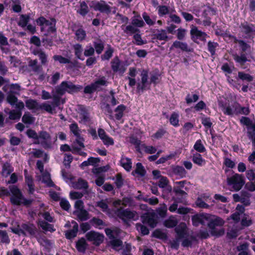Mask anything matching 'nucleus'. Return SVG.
<instances>
[{"label": "nucleus", "instance_id": "1", "mask_svg": "<svg viewBox=\"0 0 255 255\" xmlns=\"http://www.w3.org/2000/svg\"><path fill=\"white\" fill-rule=\"evenodd\" d=\"M225 221L220 217L208 214L207 225L213 236H220L224 235L225 230L222 227Z\"/></svg>", "mask_w": 255, "mask_h": 255}, {"label": "nucleus", "instance_id": "2", "mask_svg": "<svg viewBox=\"0 0 255 255\" xmlns=\"http://www.w3.org/2000/svg\"><path fill=\"white\" fill-rule=\"evenodd\" d=\"M26 134L29 138L34 140V143L41 144L45 147H49L50 144V136L46 132H41L38 135L35 131L32 129H28L26 131Z\"/></svg>", "mask_w": 255, "mask_h": 255}, {"label": "nucleus", "instance_id": "3", "mask_svg": "<svg viewBox=\"0 0 255 255\" xmlns=\"http://www.w3.org/2000/svg\"><path fill=\"white\" fill-rule=\"evenodd\" d=\"M219 107L225 114L233 115L238 114L240 105L234 101H230L224 98L219 100Z\"/></svg>", "mask_w": 255, "mask_h": 255}, {"label": "nucleus", "instance_id": "4", "mask_svg": "<svg viewBox=\"0 0 255 255\" xmlns=\"http://www.w3.org/2000/svg\"><path fill=\"white\" fill-rule=\"evenodd\" d=\"M36 22L38 25L41 26V30L44 35H48L56 30V21L53 19L49 21L47 20L43 17H40L36 20Z\"/></svg>", "mask_w": 255, "mask_h": 255}, {"label": "nucleus", "instance_id": "5", "mask_svg": "<svg viewBox=\"0 0 255 255\" xmlns=\"http://www.w3.org/2000/svg\"><path fill=\"white\" fill-rule=\"evenodd\" d=\"M227 180L231 189L236 191L240 190L245 184L243 176L238 173L228 177Z\"/></svg>", "mask_w": 255, "mask_h": 255}, {"label": "nucleus", "instance_id": "6", "mask_svg": "<svg viewBox=\"0 0 255 255\" xmlns=\"http://www.w3.org/2000/svg\"><path fill=\"white\" fill-rule=\"evenodd\" d=\"M11 230L13 233L17 234L19 236L22 235L26 236L29 234L38 238V237L36 236L37 231L35 227L32 224H23L22 226V229H20L19 226H18L17 228H12Z\"/></svg>", "mask_w": 255, "mask_h": 255}, {"label": "nucleus", "instance_id": "7", "mask_svg": "<svg viewBox=\"0 0 255 255\" xmlns=\"http://www.w3.org/2000/svg\"><path fill=\"white\" fill-rule=\"evenodd\" d=\"M37 168L40 172V175H37V178L38 181H41L46 186L51 187L54 186V184L52 181L50 175L49 173L43 172L44 166L43 163L41 161H37Z\"/></svg>", "mask_w": 255, "mask_h": 255}, {"label": "nucleus", "instance_id": "8", "mask_svg": "<svg viewBox=\"0 0 255 255\" xmlns=\"http://www.w3.org/2000/svg\"><path fill=\"white\" fill-rule=\"evenodd\" d=\"M10 191L11 193V202L15 205H28L30 201L24 199L22 196L18 189L12 186L10 188Z\"/></svg>", "mask_w": 255, "mask_h": 255}, {"label": "nucleus", "instance_id": "9", "mask_svg": "<svg viewBox=\"0 0 255 255\" xmlns=\"http://www.w3.org/2000/svg\"><path fill=\"white\" fill-rule=\"evenodd\" d=\"M82 87L75 86L70 82H63L57 88L56 91L58 94L62 95L66 92L68 93H74L80 90Z\"/></svg>", "mask_w": 255, "mask_h": 255}, {"label": "nucleus", "instance_id": "10", "mask_svg": "<svg viewBox=\"0 0 255 255\" xmlns=\"http://www.w3.org/2000/svg\"><path fill=\"white\" fill-rule=\"evenodd\" d=\"M240 122L242 124L247 126L249 137L255 142V124L252 123L250 119L247 117H242Z\"/></svg>", "mask_w": 255, "mask_h": 255}, {"label": "nucleus", "instance_id": "11", "mask_svg": "<svg viewBox=\"0 0 255 255\" xmlns=\"http://www.w3.org/2000/svg\"><path fill=\"white\" fill-rule=\"evenodd\" d=\"M116 214L123 220L132 219L136 221L139 218V215L136 212L128 210H122L119 209Z\"/></svg>", "mask_w": 255, "mask_h": 255}, {"label": "nucleus", "instance_id": "12", "mask_svg": "<svg viewBox=\"0 0 255 255\" xmlns=\"http://www.w3.org/2000/svg\"><path fill=\"white\" fill-rule=\"evenodd\" d=\"M89 5L95 10H99L102 12L108 13L111 11L110 6L103 0L100 1H92L90 2Z\"/></svg>", "mask_w": 255, "mask_h": 255}, {"label": "nucleus", "instance_id": "13", "mask_svg": "<svg viewBox=\"0 0 255 255\" xmlns=\"http://www.w3.org/2000/svg\"><path fill=\"white\" fill-rule=\"evenodd\" d=\"M107 81L105 78L103 77L99 80L96 81L94 83L86 86L85 88L84 91L86 93H91L93 92L94 91L99 90L101 86H105L106 85Z\"/></svg>", "mask_w": 255, "mask_h": 255}, {"label": "nucleus", "instance_id": "14", "mask_svg": "<svg viewBox=\"0 0 255 255\" xmlns=\"http://www.w3.org/2000/svg\"><path fill=\"white\" fill-rule=\"evenodd\" d=\"M86 238L89 241L92 242L94 244L99 245L104 240V236L95 232L91 231L86 234Z\"/></svg>", "mask_w": 255, "mask_h": 255}, {"label": "nucleus", "instance_id": "15", "mask_svg": "<svg viewBox=\"0 0 255 255\" xmlns=\"http://www.w3.org/2000/svg\"><path fill=\"white\" fill-rule=\"evenodd\" d=\"M190 33L194 41L200 40L205 41L207 37V34L200 30L195 26L192 25L190 30Z\"/></svg>", "mask_w": 255, "mask_h": 255}, {"label": "nucleus", "instance_id": "16", "mask_svg": "<svg viewBox=\"0 0 255 255\" xmlns=\"http://www.w3.org/2000/svg\"><path fill=\"white\" fill-rule=\"evenodd\" d=\"M98 132L100 138L106 146H109L114 145V140L113 138L108 135L104 129L100 128L98 129Z\"/></svg>", "mask_w": 255, "mask_h": 255}, {"label": "nucleus", "instance_id": "17", "mask_svg": "<svg viewBox=\"0 0 255 255\" xmlns=\"http://www.w3.org/2000/svg\"><path fill=\"white\" fill-rule=\"evenodd\" d=\"M208 214H197L192 217V220L194 226H197L199 224H207Z\"/></svg>", "mask_w": 255, "mask_h": 255}, {"label": "nucleus", "instance_id": "18", "mask_svg": "<svg viewBox=\"0 0 255 255\" xmlns=\"http://www.w3.org/2000/svg\"><path fill=\"white\" fill-rule=\"evenodd\" d=\"M142 222L143 224L149 225L151 228L155 227L157 221L152 215L149 214H145L141 216Z\"/></svg>", "mask_w": 255, "mask_h": 255}, {"label": "nucleus", "instance_id": "19", "mask_svg": "<svg viewBox=\"0 0 255 255\" xmlns=\"http://www.w3.org/2000/svg\"><path fill=\"white\" fill-rule=\"evenodd\" d=\"M141 83L138 85V89L144 90L148 85V71L147 70H143L141 73Z\"/></svg>", "mask_w": 255, "mask_h": 255}, {"label": "nucleus", "instance_id": "20", "mask_svg": "<svg viewBox=\"0 0 255 255\" xmlns=\"http://www.w3.org/2000/svg\"><path fill=\"white\" fill-rule=\"evenodd\" d=\"M112 67L115 72L119 71L121 74L124 73L126 68L123 65H122L120 60L118 58H115L112 62Z\"/></svg>", "mask_w": 255, "mask_h": 255}, {"label": "nucleus", "instance_id": "21", "mask_svg": "<svg viewBox=\"0 0 255 255\" xmlns=\"http://www.w3.org/2000/svg\"><path fill=\"white\" fill-rule=\"evenodd\" d=\"M242 30L249 37L255 36V26L253 24L248 23L242 24Z\"/></svg>", "mask_w": 255, "mask_h": 255}, {"label": "nucleus", "instance_id": "22", "mask_svg": "<svg viewBox=\"0 0 255 255\" xmlns=\"http://www.w3.org/2000/svg\"><path fill=\"white\" fill-rule=\"evenodd\" d=\"M71 224L73 229L65 232V236L68 239L75 237L78 229V225L75 221H72Z\"/></svg>", "mask_w": 255, "mask_h": 255}, {"label": "nucleus", "instance_id": "23", "mask_svg": "<svg viewBox=\"0 0 255 255\" xmlns=\"http://www.w3.org/2000/svg\"><path fill=\"white\" fill-rule=\"evenodd\" d=\"M57 106H58V105L54 103L51 104L44 103L40 105V109L44 110L50 114H54L56 113L55 109Z\"/></svg>", "mask_w": 255, "mask_h": 255}, {"label": "nucleus", "instance_id": "24", "mask_svg": "<svg viewBox=\"0 0 255 255\" xmlns=\"http://www.w3.org/2000/svg\"><path fill=\"white\" fill-rule=\"evenodd\" d=\"M168 181L165 177H161L158 182V186L167 192H170L172 190L171 186L168 185Z\"/></svg>", "mask_w": 255, "mask_h": 255}, {"label": "nucleus", "instance_id": "25", "mask_svg": "<svg viewBox=\"0 0 255 255\" xmlns=\"http://www.w3.org/2000/svg\"><path fill=\"white\" fill-rule=\"evenodd\" d=\"M108 203L107 200H101L97 203V206L100 208L104 212L111 216L112 215V213L108 208Z\"/></svg>", "mask_w": 255, "mask_h": 255}, {"label": "nucleus", "instance_id": "26", "mask_svg": "<svg viewBox=\"0 0 255 255\" xmlns=\"http://www.w3.org/2000/svg\"><path fill=\"white\" fill-rule=\"evenodd\" d=\"M192 161L195 164L200 166H202L206 164L205 160L203 159L202 155L198 153L193 154Z\"/></svg>", "mask_w": 255, "mask_h": 255}, {"label": "nucleus", "instance_id": "27", "mask_svg": "<svg viewBox=\"0 0 255 255\" xmlns=\"http://www.w3.org/2000/svg\"><path fill=\"white\" fill-rule=\"evenodd\" d=\"M74 214L80 221H85L90 218L88 213L84 209L82 210H75L74 212Z\"/></svg>", "mask_w": 255, "mask_h": 255}, {"label": "nucleus", "instance_id": "28", "mask_svg": "<svg viewBox=\"0 0 255 255\" xmlns=\"http://www.w3.org/2000/svg\"><path fill=\"white\" fill-rule=\"evenodd\" d=\"M175 230L179 238H183L186 236L187 228L185 224H180Z\"/></svg>", "mask_w": 255, "mask_h": 255}, {"label": "nucleus", "instance_id": "29", "mask_svg": "<svg viewBox=\"0 0 255 255\" xmlns=\"http://www.w3.org/2000/svg\"><path fill=\"white\" fill-rule=\"evenodd\" d=\"M121 166L127 171H129L131 168L132 163L129 158L122 156L120 160Z\"/></svg>", "mask_w": 255, "mask_h": 255}, {"label": "nucleus", "instance_id": "30", "mask_svg": "<svg viewBox=\"0 0 255 255\" xmlns=\"http://www.w3.org/2000/svg\"><path fill=\"white\" fill-rule=\"evenodd\" d=\"M158 14L159 16H163L167 14H170L171 9L165 5H159L156 7Z\"/></svg>", "mask_w": 255, "mask_h": 255}, {"label": "nucleus", "instance_id": "31", "mask_svg": "<svg viewBox=\"0 0 255 255\" xmlns=\"http://www.w3.org/2000/svg\"><path fill=\"white\" fill-rule=\"evenodd\" d=\"M26 106L29 110L37 111L40 109V105L38 104L35 101L28 100L26 102Z\"/></svg>", "mask_w": 255, "mask_h": 255}, {"label": "nucleus", "instance_id": "32", "mask_svg": "<svg viewBox=\"0 0 255 255\" xmlns=\"http://www.w3.org/2000/svg\"><path fill=\"white\" fill-rule=\"evenodd\" d=\"M13 171V168L10 165L7 163L4 164L2 166L1 175L6 177Z\"/></svg>", "mask_w": 255, "mask_h": 255}, {"label": "nucleus", "instance_id": "33", "mask_svg": "<svg viewBox=\"0 0 255 255\" xmlns=\"http://www.w3.org/2000/svg\"><path fill=\"white\" fill-rule=\"evenodd\" d=\"M87 246L86 240L83 238L80 239L76 244L77 249L80 252H84Z\"/></svg>", "mask_w": 255, "mask_h": 255}, {"label": "nucleus", "instance_id": "34", "mask_svg": "<svg viewBox=\"0 0 255 255\" xmlns=\"http://www.w3.org/2000/svg\"><path fill=\"white\" fill-rule=\"evenodd\" d=\"M241 217L242 215L239 212H236L228 220L230 224H237L239 222Z\"/></svg>", "mask_w": 255, "mask_h": 255}, {"label": "nucleus", "instance_id": "35", "mask_svg": "<svg viewBox=\"0 0 255 255\" xmlns=\"http://www.w3.org/2000/svg\"><path fill=\"white\" fill-rule=\"evenodd\" d=\"M170 124L174 127L179 126V114L173 113L171 114L169 119Z\"/></svg>", "mask_w": 255, "mask_h": 255}, {"label": "nucleus", "instance_id": "36", "mask_svg": "<svg viewBox=\"0 0 255 255\" xmlns=\"http://www.w3.org/2000/svg\"><path fill=\"white\" fill-rule=\"evenodd\" d=\"M177 221L173 216L170 217L168 219L164 222V225L167 228L174 227L177 225Z\"/></svg>", "mask_w": 255, "mask_h": 255}, {"label": "nucleus", "instance_id": "37", "mask_svg": "<svg viewBox=\"0 0 255 255\" xmlns=\"http://www.w3.org/2000/svg\"><path fill=\"white\" fill-rule=\"evenodd\" d=\"M72 186L76 189L86 188L87 187V183L82 179H79L77 182L73 183Z\"/></svg>", "mask_w": 255, "mask_h": 255}, {"label": "nucleus", "instance_id": "38", "mask_svg": "<svg viewBox=\"0 0 255 255\" xmlns=\"http://www.w3.org/2000/svg\"><path fill=\"white\" fill-rule=\"evenodd\" d=\"M253 223V221L251 217L247 215H244L242 217L241 220V225L244 227H248L251 225Z\"/></svg>", "mask_w": 255, "mask_h": 255}, {"label": "nucleus", "instance_id": "39", "mask_svg": "<svg viewBox=\"0 0 255 255\" xmlns=\"http://www.w3.org/2000/svg\"><path fill=\"white\" fill-rule=\"evenodd\" d=\"M126 109V107L124 105H120L116 109V118L118 120H120L122 118L123 116L124 112Z\"/></svg>", "mask_w": 255, "mask_h": 255}, {"label": "nucleus", "instance_id": "40", "mask_svg": "<svg viewBox=\"0 0 255 255\" xmlns=\"http://www.w3.org/2000/svg\"><path fill=\"white\" fill-rule=\"evenodd\" d=\"M22 120L24 124L30 125L34 123L35 119L29 113H25L22 117Z\"/></svg>", "mask_w": 255, "mask_h": 255}, {"label": "nucleus", "instance_id": "41", "mask_svg": "<svg viewBox=\"0 0 255 255\" xmlns=\"http://www.w3.org/2000/svg\"><path fill=\"white\" fill-rule=\"evenodd\" d=\"M75 55L77 57L80 59H84L82 55L83 49L82 46L80 44H76L74 46Z\"/></svg>", "mask_w": 255, "mask_h": 255}, {"label": "nucleus", "instance_id": "42", "mask_svg": "<svg viewBox=\"0 0 255 255\" xmlns=\"http://www.w3.org/2000/svg\"><path fill=\"white\" fill-rule=\"evenodd\" d=\"M156 37L158 40H168V37L167 35V32L165 30L161 29L158 30V33L156 34Z\"/></svg>", "mask_w": 255, "mask_h": 255}, {"label": "nucleus", "instance_id": "43", "mask_svg": "<svg viewBox=\"0 0 255 255\" xmlns=\"http://www.w3.org/2000/svg\"><path fill=\"white\" fill-rule=\"evenodd\" d=\"M194 148L199 152H204L206 150L205 147L200 139L196 141L194 145Z\"/></svg>", "mask_w": 255, "mask_h": 255}, {"label": "nucleus", "instance_id": "44", "mask_svg": "<svg viewBox=\"0 0 255 255\" xmlns=\"http://www.w3.org/2000/svg\"><path fill=\"white\" fill-rule=\"evenodd\" d=\"M132 24L139 27H143L144 25V22L139 16H134L132 20Z\"/></svg>", "mask_w": 255, "mask_h": 255}, {"label": "nucleus", "instance_id": "45", "mask_svg": "<svg viewBox=\"0 0 255 255\" xmlns=\"http://www.w3.org/2000/svg\"><path fill=\"white\" fill-rule=\"evenodd\" d=\"M39 224L41 228L46 231L53 232L55 231V230L53 229L52 225L44 221H40Z\"/></svg>", "mask_w": 255, "mask_h": 255}, {"label": "nucleus", "instance_id": "46", "mask_svg": "<svg viewBox=\"0 0 255 255\" xmlns=\"http://www.w3.org/2000/svg\"><path fill=\"white\" fill-rule=\"evenodd\" d=\"M167 211V208L166 205L165 204H163L161 205L160 207H159L157 209V213L161 217H164L166 216Z\"/></svg>", "mask_w": 255, "mask_h": 255}, {"label": "nucleus", "instance_id": "47", "mask_svg": "<svg viewBox=\"0 0 255 255\" xmlns=\"http://www.w3.org/2000/svg\"><path fill=\"white\" fill-rule=\"evenodd\" d=\"M25 181L28 186L29 193H33L34 191V188L32 178L30 176L25 175Z\"/></svg>", "mask_w": 255, "mask_h": 255}, {"label": "nucleus", "instance_id": "48", "mask_svg": "<svg viewBox=\"0 0 255 255\" xmlns=\"http://www.w3.org/2000/svg\"><path fill=\"white\" fill-rule=\"evenodd\" d=\"M29 20V16L27 15H22L20 17L18 24L22 27L26 26Z\"/></svg>", "mask_w": 255, "mask_h": 255}, {"label": "nucleus", "instance_id": "49", "mask_svg": "<svg viewBox=\"0 0 255 255\" xmlns=\"http://www.w3.org/2000/svg\"><path fill=\"white\" fill-rule=\"evenodd\" d=\"M89 11L88 7L84 1L81 2L80 3V8L78 12L82 15H86Z\"/></svg>", "mask_w": 255, "mask_h": 255}, {"label": "nucleus", "instance_id": "50", "mask_svg": "<svg viewBox=\"0 0 255 255\" xmlns=\"http://www.w3.org/2000/svg\"><path fill=\"white\" fill-rule=\"evenodd\" d=\"M21 116V113L20 111L12 110L9 113V118L10 120L19 119Z\"/></svg>", "mask_w": 255, "mask_h": 255}, {"label": "nucleus", "instance_id": "51", "mask_svg": "<svg viewBox=\"0 0 255 255\" xmlns=\"http://www.w3.org/2000/svg\"><path fill=\"white\" fill-rule=\"evenodd\" d=\"M71 131L77 137H79L80 134V129L79 128L76 124H72L70 126Z\"/></svg>", "mask_w": 255, "mask_h": 255}, {"label": "nucleus", "instance_id": "52", "mask_svg": "<svg viewBox=\"0 0 255 255\" xmlns=\"http://www.w3.org/2000/svg\"><path fill=\"white\" fill-rule=\"evenodd\" d=\"M172 47L176 48H179L183 50H186L187 49V45L185 43L178 41H175L173 43Z\"/></svg>", "mask_w": 255, "mask_h": 255}, {"label": "nucleus", "instance_id": "53", "mask_svg": "<svg viewBox=\"0 0 255 255\" xmlns=\"http://www.w3.org/2000/svg\"><path fill=\"white\" fill-rule=\"evenodd\" d=\"M53 59L55 61H57L61 64L69 63L70 62V60L69 58L63 57L60 55H54Z\"/></svg>", "mask_w": 255, "mask_h": 255}, {"label": "nucleus", "instance_id": "54", "mask_svg": "<svg viewBox=\"0 0 255 255\" xmlns=\"http://www.w3.org/2000/svg\"><path fill=\"white\" fill-rule=\"evenodd\" d=\"M76 36L78 40H83L86 37L85 31L82 29H79L76 32Z\"/></svg>", "mask_w": 255, "mask_h": 255}, {"label": "nucleus", "instance_id": "55", "mask_svg": "<svg viewBox=\"0 0 255 255\" xmlns=\"http://www.w3.org/2000/svg\"><path fill=\"white\" fill-rule=\"evenodd\" d=\"M111 244L112 245L113 248L116 250H120L122 245V242L117 239H113L111 241Z\"/></svg>", "mask_w": 255, "mask_h": 255}, {"label": "nucleus", "instance_id": "56", "mask_svg": "<svg viewBox=\"0 0 255 255\" xmlns=\"http://www.w3.org/2000/svg\"><path fill=\"white\" fill-rule=\"evenodd\" d=\"M90 121L89 115L87 114H80L79 122L83 124H88Z\"/></svg>", "mask_w": 255, "mask_h": 255}, {"label": "nucleus", "instance_id": "57", "mask_svg": "<svg viewBox=\"0 0 255 255\" xmlns=\"http://www.w3.org/2000/svg\"><path fill=\"white\" fill-rule=\"evenodd\" d=\"M124 25H122V29L128 34H132L137 31V29L132 25H128L124 28Z\"/></svg>", "mask_w": 255, "mask_h": 255}, {"label": "nucleus", "instance_id": "58", "mask_svg": "<svg viewBox=\"0 0 255 255\" xmlns=\"http://www.w3.org/2000/svg\"><path fill=\"white\" fill-rule=\"evenodd\" d=\"M136 229L139 231L143 235H146L148 234L149 233V230L148 229L144 227V226L140 224H137L136 225Z\"/></svg>", "mask_w": 255, "mask_h": 255}, {"label": "nucleus", "instance_id": "59", "mask_svg": "<svg viewBox=\"0 0 255 255\" xmlns=\"http://www.w3.org/2000/svg\"><path fill=\"white\" fill-rule=\"evenodd\" d=\"M246 174L247 178L250 181H255V169L248 170Z\"/></svg>", "mask_w": 255, "mask_h": 255}, {"label": "nucleus", "instance_id": "60", "mask_svg": "<svg viewBox=\"0 0 255 255\" xmlns=\"http://www.w3.org/2000/svg\"><path fill=\"white\" fill-rule=\"evenodd\" d=\"M238 76L241 79L248 82L252 81L253 79V77L251 75L243 72H239Z\"/></svg>", "mask_w": 255, "mask_h": 255}, {"label": "nucleus", "instance_id": "61", "mask_svg": "<svg viewBox=\"0 0 255 255\" xmlns=\"http://www.w3.org/2000/svg\"><path fill=\"white\" fill-rule=\"evenodd\" d=\"M33 53L35 54V55H37L40 59L41 60V62L42 64H44L47 61V56L46 55V54L43 53V52L41 51H34L33 52Z\"/></svg>", "mask_w": 255, "mask_h": 255}, {"label": "nucleus", "instance_id": "62", "mask_svg": "<svg viewBox=\"0 0 255 255\" xmlns=\"http://www.w3.org/2000/svg\"><path fill=\"white\" fill-rule=\"evenodd\" d=\"M174 11V9H171V13L169 14V17L172 22L176 23H180L181 22V19L178 16L173 13Z\"/></svg>", "mask_w": 255, "mask_h": 255}, {"label": "nucleus", "instance_id": "63", "mask_svg": "<svg viewBox=\"0 0 255 255\" xmlns=\"http://www.w3.org/2000/svg\"><path fill=\"white\" fill-rule=\"evenodd\" d=\"M174 172L181 177H184L186 174L185 169L182 166H177L174 169Z\"/></svg>", "mask_w": 255, "mask_h": 255}, {"label": "nucleus", "instance_id": "64", "mask_svg": "<svg viewBox=\"0 0 255 255\" xmlns=\"http://www.w3.org/2000/svg\"><path fill=\"white\" fill-rule=\"evenodd\" d=\"M224 164L227 167L233 168L235 166V163L231 159L228 157H225L224 159Z\"/></svg>", "mask_w": 255, "mask_h": 255}]
</instances>
